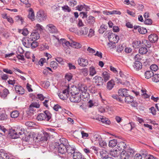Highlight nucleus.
I'll list each match as a JSON object with an SVG mask.
<instances>
[{"label":"nucleus","instance_id":"nucleus-1","mask_svg":"<svg viewBox=\"0 0 159 159\" xmlns=\"http://www.w3.org/2000/svg\"><path fill=\"white\" fill-rule=\"evenodd\" d=\"M22 42L23 45L27 48H31L32 49H34L38 45L37 42H34L29 36L24 38Z\"/></svg>","mask_w":159,"mask_h":159},{"label":"nucleus","instance_id":"nucleus-2","mask_svg":"<svg viewBox=\"0 0 159 159\" xmlns=\"http://www.w3.org/2000/svg\"><path fill=\"white\" fill-rule=\"evenodd\" d=\"M52 115L48 110L44 111L43 113L39 114L37 116L36 119L38 120L42 121L46 120L49 121Z\"/></svg>","mask_w":159,"mask_h":159},{"label":"nucleus","instance_id":"nucleus-3","mask_svg":"<svg viewBox=\"0 0 159 159\" xmlns=\"http://www.w3.org/2000/svg\"><path fill=\"white\" fill-rule=\"evenodd\" d=\"M24 130L20 127H18L16 129H13L10 132L11 136L12 139H16L19 137L20 135L24 134Z\"/></svg>","mask_w":159,"mask_h":159},{"label":"nucleus","instance_id":"nucleus-4","mask_svg":"<svg viewBox=\"0 0 159 159\" xmlns=\"http://www.w3.org/2000/svg\"><path fill=\"white\" fill-rule=\"evenodd\" d=\"M134 153V151L131 149H129L127 151H122L121 157L122 159H129L132 157Z\"/></svg>","mask_w":159,"mask_h":159},{"label":"nucleus","instance_id":"nucleus-5","mask_svg":"<svg viewBox=\"0 0 159 159\" xmlns=\"http://www.w3.org/2000/svg\"><path fill=\"white\" fill-rule=\"evenodd\" d=\"M119 39V36L115 34L111 33L109 36V40L110 41L109 44H113V48L116 47L115 43H117Z\"/></svg>","mask_w":159,"mask_h":159},{"label":"nucleus","instance_id":"nucleus-6","mask_svg":"<svg viewBox=\"0 0 159 159\" xmlns=\"http://www.w3.org/2000/svg\"><path fill=\"white\" fill-rule=\"evenodd\" d=\"M37 17L38 20L40 21H43L46 19L47 14L43 11L40 10L37 12Z\"/></svg>","mask_w":159,"mask_h":159},{"label":"nucleus","instance_id":"nucleus-7","mask_svg":"<svg viewBox=\"0 0 159 159\" xmlns=\"http://www.w3.org/2000/svg\"><path fill=\"white\" fill-rule=\"evenodd\" d=\"M69 88V86L66 89L63 91L62 92L58 94V96L62 100L66 99L69 97L68 93V89Z\"/></svg>","mask_w":159,"mask_h":159},{"label":"nucleus","instance_id":"nucleus-8","mask_svg":"<svg viewBox=\"0 0 159 159\" xmlns=\"http://www.w3.org/2000/svg\"><path fill=\"white\" fill-rule=\"evenodd\" d=\"M71 102H79L81 100L80 94L79 93L71 95L70 97Z\"/></svg>","mask_w":159,"mask_h":159},{"label":"nucleus","instance_id":"nucleus-9","mask_svg":"<svg viewBox=\"0 0 159 159\" xmlns=\"http://www.w3.org/2000/svg\"><path fill=\"white\" fill-rule=\"evenodd\" d=\"M46 29L50 33H54V34H58L60 35V33L58 32L56 27L53 25L49 24L46 26Z\"/></svg>","mask_w":159,"mask_h":159},{"label":"nucleus","instance_id":"nucleus-10","mask_svg":"<svg viewBox=\"0 0 159 159\" xmlns=\"http://www.w3.org/2000/svg\"><path fill=\"white\" fill-rule=\"evenodd\" d=\"M55 147H57L59 153L63 154L66 152V146L63 145H59V143L55 142Z\"/></svg>","mask_w":159,"mask_h":159},{"label":"nucleus","instance_id":"nucleus-11","mask_svg":"<svg viewBox=\"0 0 159 159\" xmlns=\"http://www.w3.org/2000/svg\"><path fill=\"white\" fill-rule=\"evenodd\" d=\"M93 80L95 81V83L97 86L99 87L103 85V81L102 77L99 76H96L93 78Z\"/></svg>","mask_w":159,"mask_h":159},{"label":"nucleus","instance_id":"nucleus-12","mask_svg":"<svg viewBox=\"0 0 159 159\" xmlns=\"http://www.w3.org/2000/svg\"><path fill=\"white\" fill-rule=\"evenodd\" d=\"M78 64L82 67H85L88 64V60L82 57L79 58L78 60Z\"/></svg>","mask_w":159,"mask_h":159},{"label":"nucleus","instance_id":"nucleus-13","mask_svg":"<svg viewBox=\"0 0 159 159\" xmlns=\"http://www.w3.org/2000/svg\"><path fill=\"white\" fill-rule=\"evenodd\" d=\"M29 37L34 42H36V41L39 38L40 35L37 31L35 30L31 33V34Z\"/></svg>","mask_w":159,"mask_h":159},{"label":"nucleus","instance_id":"nucleus-14","mask_svg":"<svg viewBox=\"0 0 159 159\" xmlns=\"http://www.w3.org/2000/svg\"><path fill=\"white\" fill-rule=\"evenodd\" d=\"M16 93L20 94L22 95L25 93V90L23 87L20 85H16L15 88Z\"/></svg>","mask_w":159,"mask_h":159},{"label":"nucleus","instance_id":"nucleus-15","mask_svg":"<svg viewBox=\"0 0 159 159\" xmlns=\"http://www.w3.org/2000/svg\"><path fill=\"white\" fill-rule=\"evenodd\" d=\"M100 156L101 158L102 159H105L108 157V152L105 149H102L100 152Z\"/></svg>","mask_w":159,"mask_h":159},{"label":"nucleus","instance_id":"nucleus-16","mask_svg":"<svg viewBox=\"0 0 159 159\" xmlns=\"http://www.w3.org/2000/svg\"><path fill=\"white\" fill-rule=\"evenodd\" d=\"M133 66L136 70H139L142 68V64L139 61H135L134 63Z\"/></svg>","mask_w":159,"mask_h":159},{"label":"nucleus","instance_id":"nucleus-17","mask_svg":"<svg viewBox=\"0 0 159 159\" xmlns=\"http://www.w3.org/2000/svg\"><path fill=\"white\" fill-rule=\"evenodd\" d=\"M9 157L3 150L0 151V159H9Z\"/></svg>","mask_w":159,"mask_h":159},{"label":"nucleus","instance_id":"nucleus-18","mask_svg":"<svg viewBox=\"0 0 159 159\" xmlns=\"http://www.w3.org/2000/svg\"><path fill=\"white\" fill-rule=\"evenodd\" d=\"M158 36L156 34H151L148 36L149 41L152 43H155L158 39Z\"/></svg>","mask_w":159,"mask_h":159},{"label":"nucleus","instance_id":"nucleus-19","mask_svg":"<svg viewBox=\"0 0 159 159\" xmlns=\"http://www.w3.org/2000/svg\"><path fill=\"white\" fill-rule=\"evenodd\" d=\"M52 36L53 37V39L55 43V45L57 47H58L60 46V45L61 44V42H60L61 39H60L58 37V35H53Z\"/></svg>","mask_w":159,"mask_h":159},{"label":"nucleus","instance_id":"nucleus-20","mask_svg":"<svg viewBox=\"0 0 159 159\" xmlns=\"http://www.w3.org/2000/svg\"><path fill=\"white\" fill-rule=\"evenodd\" d=\"M126 147V143L125 142H120L117 145V149L120 151L124 150Z\"/></svg>","mask_w":159,"mask_h":159},{"label":"nucleus","instance_id":"nucleus-21","mask_svg":"<svg viewBox=\"0 0 159 159\" xmlns=\"http://www.w3.org/2000/svg\"><path fill=\"white\" fill-rule=\"evenodd\" d=\"M127 90L126 89H119L118 91L119 96L125 97L126 95H128Z\"/></svg>","mask_w":159,"mask_h":159},{"label":"nucleus","instance_id":"nucleus-22","mask_svg":"<svg viewBox=\"0 0 159 159\" xmlns=\"http://www.w3.org/2000/svg\"><path fill=\"white\" fill-rule=\"evenodd\" d=\"M115 85L114 81L111 80L109 81L107 84V88L108 90H111L113 87Z\"/></svg>","mask_w":159,"mask_h":159},{"label":"nucleus","instance_id":"nucleus-23","mask_svg":"<svg viewBox=\"0 0 159 159\" xmlns=\"http://www.w3.org/2000/svg\"><path fill=\"white\" fill-rule=\"evenodd\" d=\"M95 22V18L91 16H89L87 20V23L90 25H93Z\"/></svg>","mask_w":159,"mask_h":159},{"label":"nucleus","instance_id":"nucleus-24","mask_svg":"<svg viewBox=\"0 0 159 159\" xmlns=\"http://www.w3.org/2000/svg\"><path fill=\"white\" fill-rule=\"evenodd\" d=\"M82 155L79 152H73V159H82Z\"/></svg>","mask_w":159,"mask_h":159},{"label":"nucleus","instance_id":"nucleus-25","mask_svg":"<svg viewBox=\"0 0 159 159\" xmlns=\"http://www.w3.org/2000/svg\"><path fill=\"white\" fill-rule=\"evenodd\" d=\"M70 46L75 48H81V46L79 43L72 41L70 42Z\"/></svg>","mask_w":159,"mask_h":159},{"label":"nucleus","instance_id":"nucleus-26","mask_svg":"<svg viewBox=\"0 0 159 159\" xmlns=\"http://www.w3.org/2000/svg\"><path fill=\"white\" fill-rule=\"evenodd\" d=\"M117 143V141L116 139L110 140L109 142V146L111 148H114L116 145Z\"/></svg>","mask_w":159,"mask_h":159},{"label":"nucleus","instance_id":"nucleus-27","mask_svg":"<svg viewBox=\"0 0 159 159\" xmlns=\"http://www.w3.org/2000/svg\"><path fill=\"white\" fill-rule=\"evenodd\" d=\"M125 97V101L126 103H130L133 101V97L132 96L128 94Z\"/></svg>","mask_w":159,"mask_h":159},{"label":"nucleus","instance_id":"nucleus-28","mask_svg":"<svg viewBox=\"0 0 159 159\" xmlns=\"http://www.w3.org/2000/svg\"><path fill=\"white\" fill-rule=\"evenodd\" d=\"M28 17L32 20H34V12L32 8H30L29 11V14L28 16Z\"/></svg>","mask_w":159,"mask_h":159},{"label":"nucleus","instance_id":"nucleus-29","mask_svg":"<svg viewBox=\"0 0 159 159\" xmlns=\"http://www.w3.org/2000/svg\"><path fill=\"white\" fill-rule=\"evenodd\" d=\"M59 145H63L67 146L68 144L67 140L65 138H62L59 139Z\"/></svg>","mask_w":159,"mask_h":159},{"label":"nucleus","instance_id":"nucleus-30","mask_svg":"<svg viewBox=\"0 0 159 159\" xmlns=\"http://www.w3.org/2000/svg\"><path fill=\"white\" fill-rule=\"evenodd\" d=\"M60 42H61V44L64 47L65 46L68 47L70 46V42L66 41L65 39H61Z\"/></svg>","mask_w":159,"mask_h":159},{"label":"nucleus","instance_id":"nucleus-31","mask_svg":"<svg viewBox=\"0 0 159 159\" xmlns=\"http://www.w3.org/2000/svg\"><path fill=\"white\" fill-rule=\"evenodd\" d=\"M66 152H67L69 153H73V152H75V149L74 148L71 147L69 144H68L67 146H66Z\"/></svg>","mask_w":159,"mask_h":159},{"label":"nucleus","instance_id":"nucleus-32","mask_svg":"<svg viewBox=\"0 0 159 159\" xmlns=\"http://www.w3.org/2000/svg\"><path fill=\"white\" fill-rule=\"evenodd\" d=\"M107 26L104 24L102 25L99 30V32L100 34H103L107 30Z\"/></svg>","mask_w":159,"mask_h":159},{"label":"nucleus","instance_id":"nucleus-33","mask_svg":"<svg viewBox=\"0 0 159 159\" xmlns=\"http://www.w3.org/2000/svg\"><path fill=\"white\" fill-rule=\"evenodd\" d=\"M102 76L104 81L105 82H106L109 79L110 77V74L106 71H104L102 73Z\"/></svg>","mask_w":159,"mask_h":159},{"label":"nucleus","instance_id":"nucleus-34","mask_svg":"<svg viewBox=\"0 0 159 159\" xmlns=\"http://www.w3.org/2000/svg\"><path fill=\"white\" fill-rule=\"evenodd\" d=\"M153 73L152 71H147L145 73V77L147 79H149L151 77H152L153 75Z\"/></svg>","mask_w":159,"mask_h":159},{"label":"nucleus","instance_id":"nucleus-35","mask_svg":"<svg viewBox=\"0 0 159 159\" xmlns=\"http://www.w3.org/2000/svg\"><path fill=\"white\" fill-rule=\"evenodd\" d=\"M141 45V42L138 41H134L132 43V46L134 48H138Z\"/></svg>","mask_w":159,"mask_h":159},{"label":"nucleus","instance_id":"nucleus-36","mask_svg":"<svg viewBox=\"0 0 159 159\" xmlns=\"http://www.w3.org/2000/svg\"><path fill=\"white\" fill-rule=\"evenodd\" d=\"M120 153L118 151L115 150L111 151L110 152V154L114 157H117L119 156Z\"/></svg>","mask_w":159,"mask_h":159},{"label":"nucleus","instance_id":"nucleus-37","mask_svg":"<svg viewBox=\"0 0 159 159\" xmlns=\"http://www.w3.org/2000/svg\"><path fill=\"white\" fill-rule=\"evenodd\" d=\"M89 75L91 76H93L96 74V71L95 68L93 66H91L89 69Z\"/></svg>","mask_w":159,"mask_h":159},{"label":"nucleus","instance_id":"nucleus-38","mask_svg":"<svg viewBox=\"0 0 159 159\" xmlns=\"http://www.w3.org/2000/svg\"><path fill=\"white\" fill-rule=\"evenodd\" d=\"M18 32L24 36H26L29 33L28 31L26 28L22 30L19 29Z\"/></svg>","mask_w":159,"mask_h":159},{"label":"nucleus","instance_id":"nucleus-39","mask_svg":"<svg viewBox=\"0 0 159 159\" xmlns=\"http://www.w3.org/2000/svg\"><path fill=\"white\" fill-rule=\"evenodd\" d=\"M19 115V113L17 111H13L11 114V116L12 118H16Z\"/></svg>","mask_w":159,"mask_h":159},{"label":"nucleus","instance_id":"nucleus-40","mask_svg":"<svg viewBox=\"0 0 159 159\" xmlns=\"http://www.w3.org/2000/svg\"><path fill=\"white\" fill-rule=\"evenodd\" d=\"M102 123L105 124L107 125H109L111 123L110 120L102 116V119L101 120V121Z\"/></svg>","mask_w":159,"mask_h":159},{"label":"nucleus","instance_id":"nucleus-41","mask_svg":"<svg viewBox=\"0 0 159 159\" xmlns=\"http://www.w3.org/2000/svg\"><path fill=\"white\" fill-rule=\"evenodd\" d=\"M152 81L155 82H157L159 81V74H155L153 75L152 76Z\"/></svg>","mask_w":159,"mask_h":159},{"label":"nucleus","instance_id":"nucleus-42","mask_svg":"<svg viewBox=\"0 0 159 159\" xmlns=\"http://www.w3.org/2000/svg\"><path fill=\"white\" fill-rule=\"evenodd\" d=\"M148 52L147 48L145 47H142L139 49V52L142 54H145Z\"/></svg>","mask_w":159,"mask_h":159},{"label":"nucleus","instance_id":"nucleus-43","mask_svg":"<svg viewBox=\"0 0 159 159\" xmlns=\"http://www.w3.org/2000/svg\"><path fill=\"white\" fill-rule=\"evenodd\" d=\"M142 43L143 45V46H145L146 47L148 48H150L151 45L150 42H149V41L146 40H143L142 42Z\"/></svg>","mask_w":159,"mask_h":159},{"label":"nucleus","instance_id":"nucleus-44","mask_svg":"<svg viewBox=\"0 0 159 159\" xmlns=\"http://www.w3.org/2000/svg\"><path fill=\"white\" fill-rule=\"evenodd\" d=\"M89 29L86 27H84L80 31L81 34H86L88 32Z\"/></svg>","mask_w":159,"mask_h":159},{"label":"nucleus","instance_id":"nucleus-45","mask_svg":"<svg viewBox=\"0 0 159 159\" xmlns=\"http://www.w3.org/2000/svg\"><path fill=\"white\" fill-rule=\"evenodd\" d=\"M48 136H42V137H41V136H37L36 139H39L38 141H47L48 139Z\"/></svg>","mask_w":159,"mask_h":159},{"label":"nucleus","instance_id":"nucleus-46","mask_svg":"<svg viewBox=\"0 0 159 159\" xmlns=\"http://www.w3.org/2000/svg\"><path fill=\"white\" fill-rule=\"evenodd\" d=\"M138 30L140 33L142 34H144L147 32V30L142 27H140L139 28Z\"/></svg>","mask_w":159,"mask_h":159},{"label":"nucleus","instance_id":"nucleus-47","mask_svg":"<svg viewBox=\"0 0 159 159\" xmlns=\"http://www.w3.org/2000/svg\"><path fill=\"white\" fill-rule=\"evenodd\" d=\"M99 145L101 147L104 148H105L107 146V143L106 142L102 139L99 140Z\"/></svg>","mask_w":159,"mask_h":159},{"label":"nucleus","instance_id":"nucleus-48","mask_svg":"<svg viewBox=\"0 0 159 159\" xmlns=\"http://www.w3.org/2000/svg\"><path fill=\"white\" fill-rule=\"evenodd\" d=\"M81 73L84 76H86L88 74V70L86 68H84L81 70Z\"/></svg>","mask_w":159,"mask_h":159},{"label":"nucleus","instance_id":"nucleus-49","mask_svg":"<svg viewBox=\"0 0 159 159\" xmlns=\"http://www.w3.org/2000/svg\"><path fill=\"white\" fill-rule=\"evenodd\" d=\"M7 118V115L5 113H0V120H4Z\"/></svg>","mask_w":159,"mask_h":159},{"label":"nucleus","instance_id":"nucleus-50","mask_svg":"<svg viewBox=\"0 0 159 159\" xmlns=\"http://www.w3.org/2000/svg\"><path fill=\"white\" fill-rule=\"evenodd\" d=\"M150 69L152 70L151 71H156L158 70V67L156 65L154 64L150 66Z\"/></svg>","mask_w":159,"mask_h":159},{"label":"nucleus","instance_id":"nucleus-51","mask_svg":"<svg viewBox=\"0 0 159 159\" xmlns=\"http://www.w3.org/2000/svg\"><path fill=\"white\" fill-rule=\"evenodd\" d=\"M50 66L54 69H56L58 66L57 63L55 61H52L51 62Z\"/></svg>","mask_w":159,"mask_h":159},{"label":"nucleus","instance_id":"nucleus-52","mask_svg":"<svg viewBox=\"0 0 159 159\" xmlns=\"http://www.w3.org/2000/svg\"><path fill=\"white\" fill-rule=\"evenodd\" d=\"M9 93V91L7 89H3V93L2 94V97L3 98L6 97Z\"/></svg>","mask_w":159,"mask_h":159},{"label":"nucleus","instance_id":"nucleus-53","mask_svg":"<svg viewBox=\"0 0 159 159\" xmlns=\"http://www.w3.org/2000/svg\"><path fill=\"white\" fill-rule=\"evenodd\" d=\"M15 19L16 21H21V23H22L23 19L21 16L19 15L16 16L15 17Z\"/></svg>","mask_w":159,"mask_h":159},{"label":"nucleus","instance_id":"nucleus-54","mask_svg":"<svg viewBox=\"0 0 159 159\" xmlns=\"http://www.w3.org/2000/svg\"><path fill=\"white\" fill-rule=\"evenodd\" d=\"M30 105L35 108H37L40 107V105L39 102H33Z\"/></svg>","mask_w":159,"mask_h":159},{"label":"nucleus","instance_id":"nucleus-55","mask_svg":"<svg viewBox=\"0 0 159 159\" xmlns=\"http://www.w3.org/2000/svg\"><path fill=\"white\" fill-rule=\"evenodd\" d=\"M62 10L65 11L70 12L71 11L70 9L68 6H65L63 7H62Z\"/></svg>","mask_w":159,"mask_h":159},{"label":"nucleus","instance_id":"nucleus-56","mask_svg":"<svg viewBox=\"0 0 159 159\" xmlns=\"http://www.w3.org/2000/svg\"><path fill=\"white\" fill-rule=\"evenodd\" d=\"M72 77V75L71 74H66L65 75V78L68 81H70Z\"/></svg>","mask_w":159,"mask_h":159},{"label":"nucleus","instance_id":"nucleus-57","mask_svg":"<svg viewBox=\"0 0 159 159\" xmlns=\"http://www.w3.org/2000/svg\"><path fill=\"white\" fill-rule=\"evenodd\" d=\"M144 23L146 25H151L152 23V20L151 19H145L144 21Z\"/></svg>","mask_w":159,"mask_h":159},{"label":"nucleus","instance_id":"nucleus-58","mask_svg":"<svg viewBox=\"0 0 159 159\" xmlns=\"http://www.w3.org/2000/svg\"><path fill=\"white\" fill-rule=\"evenodd\" d=\"M69 4L70 6L73 7L77 4L76 2L74 0H71L69 2Z\"/></svg>","mask_w":159,"mask_h":159},{"label":"nucleus","instance_id":"nucleus-59","mask_svg":"<svg viewBox=\"0 0 159 159\" xmlns=\"http://www.w3.org/2000/svg\"><path fill=\"white\" fill-rule=\"evenodd\" d=\"M135 61H139L141 60V56L139 54H136L134 57Z\"/></svg>","mask_w":159,"mask_h":159},{"label":"nucleus","instance_id":"nucleus-60","mask_svg":"<svg viewBox=\"0 0 159 159\" xmlns=\"http://www.w3.org/2000/svg\"><path fill=\"white\" fill-rule=\"evenodd\" d=\"M124 49L122 45H119L118 46L117 48V51L118 52H121Z\"/></svg>","mask_w":159,"mask_h":159},{"label":"nucleus","instance_id":"nucleus-61","mask_svg":"<svg viewBox=\"0 0 159 159\" xmlns=\"http://www.w3.org/2000/svg\"><path fill=\"white\" fill-rule=\"evenodd\" d=\"M67 65L68 66L69 68V70H74L76 69V67L75 66L73 65L71 63H68Z\"/></svg>","mask_w":159,"mask_h":159},{"label":"nucleus","instance_id":"nucleus-62","mask_svg":"<svg viewBox=\"0 0 159 159\" xmlns=\"http://www.w3.org/2000/svg\"><path fill=\"white\" fill-rule=\"evenodd\" d=\"M80 15L81 17H82V18H87V12H82L80 13Z\"/></svg>","mask_w":159,"mask_h":159},{"label":"nucleus","instance_id":"nucleus-63","mask_svg":"<svg viewBox=\"0 0 159 159\" xmlns=\"http://www.w3.org/2000/svg\"><path fill=\"white\" fill-rule=\"evenodd\" d=\"M94 31L92 29H90L89 31V34H88V36L89 37H91L94 35Z\"/></svg>","mask_w":159,"mask_h":159},{"label":"nucleus","instance_id":"nucleus-64","mask_svg":"<svg viewBox=\"0 0 159 159\" xmlns=\"http://www.w3.org/2000/svg\"><path fill=\"white\" fill-rule=\"evenodd\" d=\"M142 156L140 154H136L134 157V159H142Z\"/></svg>","mask_w":159,"mask_h":159}]
</instances>
